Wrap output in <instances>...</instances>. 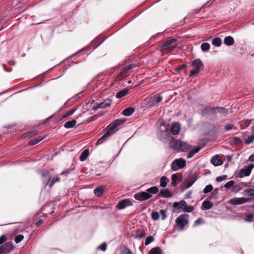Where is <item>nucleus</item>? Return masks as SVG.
I'll return each mask as SVG.
<instances>
[{
    "mask_svg": "<svg viewBox=\"0 0 254 254\" xmlns=\"http://www.w3.org/2000/svg\"><path fill=\"white\" fill-rule=\"evenodd\" d=\"M191 66L193 67V69L190 70V76H193L197 74L200 70L203 67L204 64L200 59H196L192 61Z\"/></svg>",
    "mask_w": 254,
    "mask_h": 254,
    "instance_id": "nucleus-1",
    "label": "nucleus"
},
{
    "mask_svg": "<svg viewBox=\"0 0 254 254\" xmlns=\"http://www.w3.org/2000/svg\"><path fill=\"white\" fill-rule=\"evenodd\" d=\"M189 215L183 214L178 216L176 220V223L180 230H183L189 223Z\"/></svg>",
    "mask_w": 254,
    "mask_h": 254,
    "instance_id": "nucleus-2",
    "label": "nucleus"
},
{
    "mask_svg": "<svg viewBox=\"0 0 254 254\" xmlns=\"http://www.w3.org/2000/svg\"><path fill=\"white\" fill-rule=\"evenodd\" d=\"M186 164V161L184 159H176L172 162L171 167L172 170L176 171L184 168Z\"/></svg>",
    "mask_w": 254,
    "mask_h": 254,
    "instance_id": "nucleus-3",
    "label": "nucleus"
},
{
    "mask_svg": "<svg viewBox=\"0 0 254 254\" xmlns=\"http://www.w3.org/2000/svg\"><path fill=\"white\" fill-rule=\"evenodd\" d=\"M15 246L11 242H7L0 246V254H7L11 253L14 249Z\"/></svg>",
    "mask_w": 254,
    "mask_h": 254,
    "instance_id": "nucleus-4",
    "label": "nucleus"
},
{
    "mask_svg": "<svg viewBox=\"0 0 254 254\" xmlns=\"http://www.w3.org/2000/svg\"><path fill=\"white\" fill-rule=\"evenodd\" d=\"M163 98L159 94H156L153 96L150 97L148 99L147 105L148 107H152L162 101Z\"/></svg>",
    "mask_w": 254,
    "mask_h": 254,
    "instance_id": "nucleus-5",
    "label": "nucleus"
},
{
    "mask_svg": "<svg viewBox=\"0 0 254 254\" xmlns=\"http://www.w3.org/2000/svg\"><path fill=\"white\" fill-rule=\"evenodd\" d=\"M254 168V164H250L241 169L239 171V176L240 178H244L250 175L252 169Z\"/></svg>",
    "mask_w": 254,
    "mask_h": 254,
    "instance_id": "nucleus-6",
    "label": "nucleus"
},
{
    "mask_svg": "<svg viewBox=\"0 0 254 254\" xmlns=\"http://www.w3.org/2000/svg\"><path fill=\"white\" fill-rule=\"evenodd\" d=\"M135 66L134 64H130L123 68L121 69L120 72L118 73V76L124 78L129 75L131 70Z\"/></svg>",
    "mask_w": 254,
    "mask_h": 254,
    "instance_id": "nucleus-7",
    "label": "nucleus"
},
{
    "mask_svg": "<svg viewBox=\"0 0 254 254\" xmlns=\"http://www.w3.org/2000/svg\"><path fill=\"white\" fill-rule=\"evenodd\" d=\"M151 197L152 195L147 191H142L134 195V199L140 201L148 199Z\"/></svg>",
    "mask_w": 254,
    "mask_h": 254,
    "instance_id": "nucleus-8",
    "label": "nucleus"
},
{
    "mask_svg": "<svg viewBox=\"0 0 254 254\" xmlns=\"http://www.w3.org/2000/svg\"><path fill=\"white\" fill-rule=\"evenodd\" d=\"M132 199H125L120 201L117 205V208L119 210H122L127 206H131L133 205Z\"/></svg>",
    "mask_w": 254,
    "mask_h": 254,
    "instance_id": "nucleus-9",
    "label": "nucleus"
},
{
    "mask_svg": "<svg viewBox=\"0 0 254 254\" xmlns=\"http://www.w3.org/2000/svg\"><path fill=\"white\" fill-rule=\"evenodd\" d=\"M112 103V101L110 99H106L104 100V101L102 102H101L100 104L97 105L96 106L93 107V110L94 111L97 110L98 109H103L106 108L110 106V105Z\"/></svg>",
    "mask_w": 254,
    "mask_h": 254,
    "instance_id": "nucleus-10",
    "label": "nucleus"
},
{
    "mask_svg": "<svg viewBox=\"0 0 254 254\" xmlns=\"http://www.w3.org/2000/svg\"><path fill=\"white\" fill-rule=\"evenodd\" d=\"M248 201V198L245 197L238 198L236 197L231 199L228 201V203L233 205H239L246 203Z\"/></svg>",
    "mask_w": 254,
    "mask_h": 254,
    "instance_id": "nucleus-11",
    "label": "nucleus"
},
{
    "mask_svg": "<svg viewBox=\"0 0 254 254\" xmlns=\"http://www.w3.org/2000/svg\"><path fill=\"white\" fill-rule=\"evenodd\" d=\"M181 140L175 139L171 137L170 140V147L174 150L178 151L179 144H181Z\"/></svg>",
    "mask_w": 254,
    "mask_h": 254,
    "instance_id": "nucleus-12",
    "label": "nucleus"
},
{
    "mask_svg": "<svg viewBox=\"0 0 254 254\" xmlns=\"http://www.w3.org/2000/svg\"><path fill=\"white\" fill-rule=\"evenodd\" d=\"M118 129L119 128H118L113 123H112L107 127L106 128V132L108 133L109 135L111 136L112 135L117 132Z\"/></svg>",
    "mask_w": 254,
    "mask_h": 254,
    "instance_id": "nucleus-13",
    "label": "nucleus"
},
{
    "mask_svg": "<svg viewBox=\"0 0 254 254\" xmlns=\"http://www.w3.org/2000/svg\"><path fill=\"white\" fill-rule=\"evenodd\" d=\"M179 151L187 152L191 148V145L188 143L187 142L181 141V144H179Z\"/></svg>",
    "mask_w": 254,
    "mask_h": 254,
    "instance_id": "nucleus-14",
    "label": "nucleus"
},
{
    "mask_svg": "<svg viewBox=\"0 0 254 254\" xmlns=\"http://www.w3.org/2000/svg\"><path fill=\"white\" fill-rule=\"evenodd\" d=\"M173 207L177 209L179 212L183 211L184 206H186V202L185 200H181L179 202H175L173 203Z\"/></svg>",
    "mask_w": 254,
    "mask_h": 254,
    "instance_id": "nucleus-15",
    "label": "nucleus"
},
{
    "mask_svg": "<svg viewBox=\"0 0 254 254\" xmlns=\"http://www.w3.org/2000/svg\"><path fill=\"white\" fill-rule=\"evenodd\" d=\"M211 163L215 166H220L223 164V161L219 155H215L211 159Z\"/></svg>",
    "mask_w": 254,
    "mask_h": 254,
    "instance_id": "nucleus-16",
    "label": "nucleus"
},
{
    "mask_svg": "<svg viewBox=\"0 0 254 254\" xmlns=\"http://www.w3.org/2000/svg\"><path fill=\"white\" fill-rule=\"evenodd\" d=\"M180 126L178 123L172 124L171 127L172 133L174 135L178 134L180 131Z\"/></svg>",
    "mask_w": 254,
    "mask_h": 254,
    "instance_id": "nucleus-17",
    "label": "nucleus"
},
{
    "mask_svg": "<svg viewBox=\"0 0 254 254\" xmlns=\"http://www.w3.org/2000/svg\"><path fill=\"white\" fill-rule=\"evenodd\" d=\"M105 40V39L102 37H98L95 39L92 43V47L93 49L98 47Z\"/></svg>",
    "mask_w": 254,
    "mask_h": 254,
    "instance_id": "nucleus-18",
    "label": "nucleus"
},
{
    "mask_svg": "<svg viewBox=\"0 0 254 254\" xmlns=\"http://www.w3.org/2000/svg\"><path fill=\"white\" fill-rule=\"evenodd\" d=\"M43 177V183L45 185H49V183L51 181V175L48 171H45L42 174Z\"/></svg>",
    "mask_w": 254,
    "mask_h": 254,
    "instance_id": "nucleus-19",
    "label": "nucleus"
},
{
    "mask_svg": "<svg viewBox=\"0 0 254 254\" xmlns=\"http://www.w3.org/2000/svg\"><path fill=\"white\" fill-rule=\"evenodd\" d=\"M145 235V231L144 229L137 230L134 235H132L134 239H140Z\"/></svg>",
    "mask_w": 254,
    "mask_h": 254,
    "instance_id": "nucleus-20",
    "label": "nucleus"
},
{
    "mask_svg": "<svg viewBox=\"0 0 254 254\" xmlns=\"http://www.w3.org/2000/svg\"><path fill=\"white\" fill-rule=\"evenodd\" d=\"M213 206V203L209 200H205L203 202L201 208L202 210H208L211 208Z\"/></svg>",
    "mask_w": 254,
    "mask_h": 254,
    "instance_id": "nucleus-21",
    "label": "nucleus"
},
{
    "mask_svg": "<svg viewBox=\"0 0 254 254\" xmlns=\"http://www.w3.org/2000/svg\"><path fill=\"white\" fill-rule=\"evenodd\" d=\"M200 149V148L199 146H196L194 148L190 150L187 155V158L188 159L192 157L196 153H197Z\"/></svg>",
    "mask_w": 254,
    "mask_h": 254,
    "instance_id": "nucleus-22",
    "label": "nucleus"
},
{
    "mask_svg": "<svg viewBox=\"0 0 254 254\" xmlns=\"http://www.w3.org/2000/svg\"><path fill=\"white\" fill-rule=\"evenodd\" d=\"M224 43L227 46H230L234 44V39L232 36H228L224 38Z\"/></svg>",
    "mask_w": 254,
    "mask_h": 254,
    "instance_id": "nucleus-23",
    "label": "nucleus"
},
{
    "mask_svg": "<svg viewBox=\"0 0 254 254\" xmlns=\"http://www.w3.org/2000/svg\"><path fill=\"white\" fill-rule=\"evenodd\" d=\"M76 119H73L71 121H69L66 122L64 125V127L66 128H71L73 127L76 124Z\"/></svg>",
    "mask_w": 254,
    "mask_h": 254,
    "instance_id": "nucleus-24",
    "label": "nucleus"
},
{
    "mask_svg": "<svg viewBox=\"0 0 254 254\" xmlns=\"http://www.w3.org/2000/svg\"><path fill=\"white\" fill-rule=\"evenodd\" d=\"M159 194L164 198H169L172 196L170 191L168 189L161 190Z\"/></svg>",
    "mask_w": 254,
    "mask_h": 254,
    "instance_id": "nucleus-25",
    "label": "nucleus"
},
{
    "mask_svg": "<svg viewBox=\"0 0 254 254\" xmlns=\"http://www.w3.org/2000/svg\"><path fill=\"white\" fill-rule=\"evenodd\" d=\"M89 150L88 149L84 150L80 156V157H79L80 161L81 162L85 161L87 159L88 156H89Z\"/></svg>",
    "mask_w": 254,
    "mask_h": 254,
    "instance_id": "nucleus-26",
    "label": "nucleus"
},
{
    "mask_svg": "<svg viewBox=\"0 0 254 254\" xmlns=\"http://www.w3.org/2000/svg\"><path fill=\"white\" fill-rule=\"evenodd\" d=\"M128 91L129 90L127 88L121 90L116 94V97L118 99L122 98L128 93Z\"/></svg>",
    "mask_w": 254,
    "mask_h": 254,
    "instance_id": "nucleus-27",
    "label": "nucleus"
},
{
    "mask_svg": "<svg viewBox=\"0 0 254 254\" xmlns=\"http://www.w3.org/2000/svg\"><path fill=\"white\" fill-rule=\"evenodd\" d=\"M134 111V108L129 107L124 110L122 114L125 116H129L133 113Z\"/></svg>",
    "mask_w": 254,
    "mask_h": 254,
    "instance_id": "nucleus-28",
    "label": "nucleus"
},
{
    "mask_svg": "<svg viewBox=\"0 0 254 254\" xmlns=\"http://www.w3.org/2000/svg\"><path fill=\"white\" fill-rule=\"evenodd\" d=\"M104 192V188L103 187H98L94 190V194L96 195V196L98 197L102 196Z\"/></svg>",
    "mask_w": 254,
    "mask_h": 254,
    "instance_id": "nucleus-29",
    "label": "nucleus"
},
{
    "mask_svg": "<svg viewBox=\"0 0 254 254\" xmlns=\"http://www.w3.org/2000/svg\"><path fill=\"white\" fill-rule=\"evenodd\" d=\"M176 39L172 38L169 40H166L162 44V48L164 49L167 48L170 45L176 41Z\"/></svg>",
    "mask_w": 254,
    "mask_h": 254,
    "instance_id": "nucleus-30",
    "label": "nucleus"
},
{
    "mask_svg": "<svg viewBox=\"0 0 254 254\" xmlns=\"http://www.w3.org/2000/svg\"><path fill=\"white\" fill-rule=\"evenodd\" d=\"M169 182V179L166 176H163L161 178L160 181V186L162 188H165L167 183Z\"/></svg>",
    "mask_w": 254,
    "mask_h": 254,
    "instance_id": "nucleus-31",
    "label": "nucleus"
},
{
    "mask_svg": "<svg viewBox=\"0 0 254 254\" xmlns=\"http://www.w3.org/2000/svg\"><path fill=\"white\" fill-rule=\"evenodd\" d=\"M82 96H83V94H82V92H79V93L76 94V95H75L74 96H73V97H72L71 98H70V99H69L67 101V103L68 102L73 103V102L77 101V100H78L79 98H80Z\"/></svg>",
    "mask_w": 254,
    "mask_h": 254,
    "instance_id": "nucleus-32",
    "label": "nucleus"
},
{
    "mask_svg": "<svg viewBox=\"0 0 254 254\" xmlns=\"http://www.w3.org/2000/svg\"><path fill=\"white\" fill-rule=\"evenodd\" d=\"M43 138H44L43 137H41L40 136L38 137L37 138H34V139H32L30 140L28 142V144L30 146L35 145L37 143H38V142H39L40 141L43 140Z\"/></svg>",
    "mask_w": 254,
    "mask_h": 254,
    "instance_id": "nucleus-33",
    "label": "nucleus"
},
{
    "mask_svg": "<svg viewBox=\"0 0 254 254\" xmlns=\"http://www.w3.org/2000/svg\"><path fill=\"white\" fill-rule=\"evenodd\" d=\"M110 136L108 133H105L96 142V145H99L103 143L106 139Z\"/></svg>",
    "mask_w": 254,
    "mask_h": 254,
    "instance_id": "nucleus-34",
    "label": "nucleus"
},
{
    "mask_svg": "<svg viewBox=\"0 0 254 254\" xmlns=\"http://www.w3.org/2000/svg\"><path fill=\"white\" fill-rule=\"evenodd\" d=\"M212 44L215 47H220L222 44V40L219 37L214 38L212 41Z\"/></svg>",
    "mask_w": 254,
    "mask_h": 254,
    "instance_id": "nucleus-35",
    "label": "nucleus"
},
{
    "mask_svg": "<svg viewBox=\"0 0 254 254\" xmlns=\"http://www.w3.org/2000/svg\"><path fill=\"white\" fill-rule=\"evenodd\" d=\"M146 191L149 194H156L159 191L158 188L156 186L151 187L146 190Z\"/></svg>",
    "mask_w": 254,
    "mask_h": 254,
    "instance_id": "nucleus-36",
    "label": "nucleus"
},
{
    "mask_svg": "<svg viewBox=\"0 0 254 254\" xmlns=\"http://www.w3.org/2000/svg\"><path fill=\"white\" fill-rule=\"evenodd\" d=\"M230 140L233 144H237L242 142V139L239 137H231L230 138Z\"/></svg>",
    "mask_w": 254,
    "mask_h": 254,
    "instance_id": "nucleus-37",
    "label": "nucleus"
},
{
    "mask_svg": "<svg viewBox=\"0 0 254 254\" xmlns=\"http://www.w3.org/2000/svg\"><path fill=\"white\" fill-rule=\"evenodd\" d=\"M162 251L161 249L159 247H155L152 248L148 254H161Z\"/></svg>",
    "mask_w": 254,
    "mask_h": 254,
    "instance_id": "nucleus-38",
    "label": "nucleus"
},
{
    "mask_svg": "<svg viewBox=\"0 0 254 254\" xmlns=\"http://www.w3.org/2000/svg\"><path fill=\"white\" fill-rule=\"evenodd\" d=\"M61 180V179L60 177H54L49 183V187L52 188L55 183L60 182Z\"/></svg>",
    "mask_w": 254,
    "mask_h": 254,
    "instance_id": "nucleus-39",
    "label": "nucleus"
},
{
    "mask_svg": "<svg viewBox=\"0 0 254 254\" xmlns=\"http://www.w3.org/2000/svg\"><path fill=\"white\" fill-rule=\"evenodd\" d=\"M76 110H77L76 108H74V109H72L71 110L66 112L64 115L63 116L62 118L61 119V120L64 119L69 116H71L72 114H73L75 112Z\"/></svg>",
    "mask_w": 254,
    "mask_h": 254,
    "instance_id": "nucleus-40",
    "label": "nucleus"
},
{
    "mask_svg": "<svg viewBox=\"0 0 254 254\" xmlns=\"http://www.w3.org/2000/svg\"><path fill=\"white\" fill-rule=\"evenodd\" d=\"M201 50L203 52L207 51L210 49V45L208 43H203L201 45Z\"/></svg>",
    "mask_w": 254,
    "mask_h": 254,
    "instance_id": "nucleus-41",
    "label": "nucleus"
},
{
    "mask_svg": "<svg viewBox=\"0 0 254 254\" xmlns=\"http://www.w3.org/2000/svg\"><path fill=\"white\" fill-rule=\"evenodd\" d=\"M210 107L206 106L201 110V115L203 116H205L209 114Z\"/></svg>",
    "mask_w": 254,
    "mask_h": 254,
    "instance_id": "nucleus-42",
    "label": "nucleus"
},
{
    "mask_svg": "<svg viewBox=\"0 0 254 254\" xmlns=\"http://www.w3.org/2000/svg\"><path fill=\"white\" fill-rule=\"evenodd\" d=\"M126 121V119H119L114 121L112 123L118 127V126L124 123Z\"/></svg>",
    "mask_w": 254,
    "mask_h": 254,
    "instance_id": "nucleus-43",
    "label": "nucleus"
},
{
    "mask_svg": "<svg viewBox=\"0 0 254 254\" xmlns=\"http://www.w3.org/2000/svg\"><path fill=\"white\" fill-rule=\"evenodd\" d=\"M217 112L220 114L226 115L228 113V110L223 108L217 107Z\"/></svg>",
    "mask_w": 254,
    "mask_h": 254,
    "instance_id": "nucleus-44",
    "label": "nucleus"
},
{
    "mask_svg": "<svg viewBox=\"0 0 254 254\" xmlns=\"http://www.w3.org/2000/svg\"><path fill=\"white\" fill-rule=\"evenodd\" d=\"M213 189V186L211 185H207L203 189V192L204 193H208L211 192L212 190Z\"/></svg>",
    "mask_w": 254,
    "mask_h": 254,
    "instance_id": "nucleus-45",
    "label": "nucleus"
},
{
    "mask_svg": "<svg viewBox=\"0 0 254 254\" xmlns=\"http://www.w3.org/2000/svg\"><path fill=\"white\" fill-rule=\"evenodd\" d=\"M254 135H250L248 136L245 140V143L247 144H250L254 142Z\"/></svg>",
    "mask_w": 254,
    "mask_h": 254,
    "instance_id": "nucleus-46",
    "label": "nucleus"
},
{
    "mask_svg": "<svg viewBox=\"0 0 254 254\" xmlns=\"http://www.w3.org/2000/svg\"><path fill=\"white\" fill-rule=\"evenodd\" d=\"M193 210V207L190 205H188L186 203V206H184L183 211L187 212H191Z\"/></svg>",
    "mask_w": 254,
    "mask_h": 254,
    "instance_id": "nucleus-47",
    "label": "nucleus"
},
{
    "mask_svg": "<svg viewBox=\"0 0 254 254\" xmlns=\"http://www.w3.org/2000/svg\"><path fill=\"white\" fill-rule=\"evenodd\" d=\"M151 218L154 221L158 220L159 218V213L157 211L152 212L151 213Z\"/></svg>",
    "mask_w": 254,
    "mask_h": 254,
    "instance_id": "nucleus-48",
    "label": "nucleus"
},
{
    "mask_svg": "<svg viewBox=\"0 0 254 254\" xmlns=\"http://www.w3.org/2000/svg\"><path fill=\"white\" fill-rule=\"evenodd\" d=\"M24 239V236L22 235H18L15 237L14 241L16 244L21 242Z\"/></svg>",
    "mask_w": 254,
    "mask_h": 254,
    "instance_id": "nucleus-49",
    "label": "nucleus"
},
{
    "mask_svg": "<svg viewBox=\"0 0 254 254\" xmlns=\"http://www.w3.org/2000/svg\"><path fill=\"white\" fill-rule=\"evenodd\" d=\"M121 254H133L127 247H125L121 250Z\"/></svg>",
    "mask_w": 254,
    "mask_h": 254,
    "instance_id": "nucleus-50",
    "label": "nucleus"
},
{
    "mask_svg": "<svg viewBox=\"0 0 254 254\" xmlns=\"http://www.w3.org/2000/svg\"><path fill=\"white\" fill-rule=\"evenodd\" d=\"M154 241V238L152 236H148L146 238L145 241V245H148L150 244L151 242H152Z\"/></svg>",
    "mask_w": 254,
    "mask_h": 254,
    "instance_id": "nucleus-51",
    "label": "nucleus"
},
{
    "mask_svg": "<svg viewBox=\"0 0 254 254\" xmlns=\"http://www.w3.org/2000/svg\"><path fill=\"white\" fill-rule=\"evenodd\" d=\"M166 212L167 210L161 209L160 210V213L161 215L162 220H164L167 218V215L166 214Z\"/></svg>",
    "mask_w": 254,
    "mask_h": 254,
    "instance_id": "nucleus-52",
    "label": "nucleus"
},
{
    "mask_svg": "<svg viewBox=\"0 0 254 254\" xmlns=\"http://www.w3.org/2000/svg\"><path fill=\"white\" fill-rule=\"evenodd\" d=\"M107 244L106 243H103L98 247V249L101 250L103 252H105L107 249Z\"/></svg>",
    "mask_w": 254,
    "mask_h": 254,
    "instance_id": "nucleus-53",
    "label": "nucleus"
},
{
    "mask_svg": "<svg viewBox=\"0 0 254 254\" xmlns=\"http://www.w3.org/2000/svg\"><path fill=\"white\" fill-rule=\"evenodd\" d=\"M254 216L252 214H251L250 213H248L246 214V217L245 218V221L247 222H251L252 221V220L254 219Z\"/></svg>",
    "mask_w": 254,
    "mask_h": 254,
    "instance_id": "nucleus-54",
    "label": "nucleus"
},
{
    "mask_svg": "<svg viewBox=\"0 0 254 254\" xmlns=\"http://www.w3.org/2000/svg\"><path fill=\"white\" fill-rule=\"evenodd\" d=\"M217 107H213L210 108V113L209 114H211V115L215 116L217 114Z\"/></svg>",
    "mask_w": 254,
    "mask_h": 254,
    "instance_id": "nucleus-55",
    "label": "nucleus"
},
{
    "mask_svg": "<svg viewBox=\"0 0 254 254\" xmlns=\"http://www.w3.org/2000/svg\"><path fill=\"white\" fill-rule=\"evenodd\" d=\"M178 176L177 174H173L172 176V185H174L175 184H176L177 181H178Z\"/></svg>",
    "mask_w": 254,
    "mask_h": 254,
    "instance_id": "nucleus-56",
    "label": "nucleus"
},
{
    "mask_svg": "<svg viewBox=\"0 0 254 254\" xmlns=\"http://www.w3.org/2000/svg\"><path fill=\"white\" fill-rule=\"evenodd\" d=\"M227 179V176L226 175H223L221 176H219L216 178V181L218 182H221L224 180H225Z\"/></svg>",
    "mask_w": 254,
    "mask_h": 254,
    "instance_id": "nucleus-57",
    "label": "nucleus"
},
{
    "mask_svg": "<svg viewBox=\"0 0 254 254\" xmlns=\"http://www.w3.org/2000/svg\"><path fill=\"white\" fill-rule=\"evenodd\" d=\"M235 182L234 181H230L227 182L226 184L224 185V188H230L233 186Z\"/></svg>",
    "mask_w": 254,
    "mask_h": 254,
    "instance_id": "nucleus-58",
    "label": "nucleus"
},
{
    "mask_svg": "<svg viewBox=\"0 0 254 254\" xmlns=\"http://www.w3.org/2000/svg\"><path fill=\"white\" fill-rule=\"evenodd\" d=\"M7 241V238L5 235H2L0 237V245L4 244Z\"/></svg>",
    "mask_w": 254,
    "mask_h": 254,
    "instance_id": "nucleus-59",
    "label": "nucleus"
},
{
    "mask_svg": "<svg viewBox=\"0 0 254 254\" xmlns=\"http://www.w3.org/2000/svg\"><path fill=\"white\" fill-rule=\"evenodd\" d=\"M196 179H194V180H193L192 181H189L186 184V185L185 186V188L188 189V188H190V187H191L192 186V185L194 183V182L196 181Z\"/></svg>",
    "mask_w": 254,
    "mask_h": 254,
    "instance_id": "nucleus-60",
    "label": "nucleus"
},
{
    "mask_svg": "<svg viewBox=\"0 0 254 254\" xmlns=\"http://www.w3.org/2000/svg\"><path fill=\"white\" fill-rule=\"evenodd\" d=\"M245 195L248 196H253L254 195V189H249L246 190Z\"/></svg>",
    "mask_w": 254,
    "mask_h": 254,
    "instance_id": "nucleus-61",
    "label": "nucleus"
},
{
    "mask_svg": "<svg viewBox=\"0 0 254 254\" xmlns=\"http://www.w3.org/2000/svg\"><path fill=\"white\" fill-rule=\"evenodd\" d=\"M187 66H188V65L187 64H183L181 65H180V66L176 68V70L177 71H181V70H183L184 68L187 67Z\"/></svg>",
    "mask_w": 254,
    "mask_h": 254,
    "instance_id": "nucleus-62",
    "label": "nucleus"
},
{
    "mask_svg": "<svg viewBox=\"0 0 254 254\" xmlns=\"http://www.w3.org/2000/svg\"><path fill=\"white\" fill-rule=\"evenodd\" d=\"M224 127L226 130H230L233 128L234 125L231 124H227L226 126H225Z\"/></svg>",
    "mask_w": 254,
    "mask_h": 254,
    "instance_id": "nucleus-63",
    "label": "nucleus"
},
{
    "mask_svg": "<svg viewBox=\"0 0 254 254\" xmlns=\"http://www.w3.org/2000/svg\"><path fill=\"white\" fill-rule=\"evenodd\" d=\"M202 223H203V220H202V219L200 218H199L194 221L193 226H195L197 225L202 224Z\"/></svg>",
    "mask_w": 254,
    "mask_h": 254,
    "instance_id": "nucleus-64",
    "label": "nucleus"
}]
</instances>
